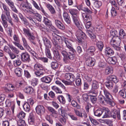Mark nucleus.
<instances>
[{"label": "nucleus", "mask_w": 126, "mask_h": 126, "mask_svg": "<svg viewBox=\"0 0 126 126\" xmlns=\"http://www.w3.org/2000/svg\"><path fill=\"white\" fill-rule=\"evenodd\" d=\"M50 48L45 47V52L47 57L49 59L52 60V57L49 49Z\"/></svg>", "instance_id": "obj_34"}, {"label": "nucleus", "mask_w": 126, "mask_h": 126, "mask_svg": "<svg viewBox=\"0 0 126 126\" xmlns=\"http://www.w3.org/2000/svg\"><path fill=\"white\" fill-rule=\"evenodd\" d=\"M82 16L84 20L88 21H91L92 18L91 15L87 14L86 13H82Z\"/></svg>", "instance_id": "obj_32"}, {"label": "nucleus", "mask_w": 126, "mask_h": 126, "mask_svg": "<svg viewBox=\"0 0 126 126\" xmlns=\"http://www.w3.org/2000/svg\"><path fill=\"white\" fill-rule=\"evenodd\" d=\"M75 113L78 116L81 118L83 117L85 118L87 117V115L86 113L84 111L82 112H81L77 110H74Z\"/></svg>", "instance_id": "obj_15"}, {"label": "nucleus", "mask_w": 126, "mask_h": 126, "mask_svg": "<svg viewBox=\"0 0 126 126\" xmlns=\"http://www.w3.org/2000/svg\"><path fill=\"white\" fill-rule=\"evenodd\" d=\"M113 72L112 68V67H106L105 71L104 73L106 75H108L110 73H112Z\"/></svg>", "instance_id": "obj_51"}, {"label": "nucleus", "mask_w": 126, "mask_h": 126, "mask_svg": "<svg viewBox=\"0 0 126 126\" xmlns=\"http://www.w3.org/2000/svg\"><path fill=\"white\" fill-rule=\"evenodd\" d=\"M126 35V33L124 30L123 29H121L119 32V37L121 39H124Z\"/></svg>", "instance_id": "obj_52"}, {"label": "nucleus", "mask_w": 126, "mask_h": 126, "mask_svg": "<svg viewBox=\"0 0 126 126\" xmlns=\"http://www.w3.org/2000/svg\"><path fill=\"white\" fill-rule=\"evenodd\" d=\"M63 16L65 21L68 24H70L71 22V19L67 13L64 12L63 14Z\"/></svg>", "instance_id": "obj_20"}, {"label": "nucleus", "mask_w": 126, "mask_h": 126, "mask_svg": "<svg viewBox=\"0 0 126 126\" xmlns=\"http://www.w3.org/2000/svg\"><path fill=\"white\" fill-rule=\"evenodd\" d=\"M23 30L24 34L28 37V39L34 45H35L36 43L34 41L35 37L33 34L31 32L30 30L28 28L26 29L24 28Z\"/></svg>", "instance_id": "obj_3"}, {"label": "nucleus", "mask_w": 126, "mask_h": 126, "mask_svg": "<svg viewBox=\"0 0 126 126\" xmlns=\"http://www.w3.org/2000/svg\"><path fill=\"white\" fill-rule=\"evenodd\" d=\"M104 112L103 109L99 108L94 112V114L95 116L98 117L100 116Z\"/></svg>", "instance_id": "obj_38"}, {"label": "nucleus", "mask_w": 126, "mask_h": 126, "mask_svg": "<svg viewBox=\"0 0 126 126\" xmlns=\"http://www.w3.org/2000/svg\"><path fill=\"white\" fill-rule=\"evenodd\" d=\"M105 83L106 86L108 89L111 90L113 88L114 83L107 80Z\"/></svg>", "instance_id": "obj_42"}, {"label": "nucleus", "mask_w": 126, "mask_h": 126, "mask_svg": "<svg viewBox=\"0 0 126 126\" xmlns=\"http://www.w3.org/2000/svg\"><path fill=\"white\" fill-rule=\"evenodd\" d=\"M1 19L2 21V24L5 28H7L8 26L7 18L5 15L3 14H2L1 16Z\"/></svg>", "instance_id": "obj_25"}, {"label": "nucleus", "mask_w": 126, "mask_h": 126, "mask_svg": "<svg viewBox=\"0 0 126 126\" xmlns=\"http://www.w3.org/2000/svg\"><path fill=\"white\" fill-rule=\"evenodd\" d=\"M15 72L17 76L20 77L23 73V70L21 68L18 67L15 69Z\"/></svg>", "instance_id": "obj_36"}, {"label": "nucleus", "mask_w": 126, "mask_h": 126, "mask_svg": "<svg viewBox=\"0 0 126 126\" xmlns=\"http://www.w3.org/2000/svg\"><path fill=\"white\" fill-rule=\"evenodd\" d=\"M119 93L120 96L123 98H126V90L122 89L119 91Z\"/></svg>", "instance_id": "obj_54"}, {"label": "nucleus", "mask_w": 126, "mask_h": 126, "mask_svg": "<svg viewBox=\"0 0 126 126\" xmlns=\"http://www.w3.org/2000/svg\"><path fill=\"white\" fill-rule=\"evenodd\" d=\"M23 107L24 110L26 112H29L30 110V107L28 103H25L23 106Z\"/></svg>", "instance_id": "obj_48"}, {"label": "nucleus", "mask_w": 126, "mask_h": 126, "mask_svg": "<svg viewBox=\"0 0 126 126\" xmlns=\"http://www.w3.org/2000/svg\"><path fill=\"white\" fill-rule=\"evenodd\" d=\"M98 100H99L100 102L102 104L105 105V98L102 95H99L98 96Z\"/></svg>", "instance_id": "obj_46"}, {"label": "nucleus", "mask_w": 126, "mask_h": 126, "mask_svg": "<svg viewBox=\"0 0 126 126\" xmlns=\"http://www.w3.org/2000/svg\"><path fill=\"white\" fill-rule=\"evenodd\" d=\"M71 104L74 107H76L78 109H80V106L78 104V103L74 100H72L71 101Z\"/></svg>", "instance_id": "obj_58"}, {"label": "nucleus", "mask_w": 126, "mask_h": 126, "mask_svg": "<svg viewBox=\"0 0 126 126\" xmlns=\"http://www.w3.org/2000/svg\"><path fill=\"white\" fill-rule=\"evenodd\" d=\"M75 52H73L72 51H69L68 52V54L67 56V60L68 62L65 63H68L70 62L69 60H73L74 59L75 57V54L76 53V51L75 50Z\"/></svg>", "instance_id": "obj_17"}, {"label": "nucleus", "mask_w": 126, "mask_h": 126, "mask_svg": "<svg viewBox=\"0 0 126 126\" xmlns=\"http://www.w3.org/2000/svg\"><path fill=\"white\" fill-rule=\"evenodd\" d=\"M90 99L92 102L95 104L97 101V98L95 96L90 95Z\"/></svg>", "instance_id": "obj_62"}, {"label": "nucleus", "mask_w": 126, "mask_h": 126, "mask_svg": "<svg viewBox=\"0 0 126 126\" xmlns=\"http://www.w3.org/2000/svg\"><path fill=\"white\" fill-rule=\"evenodd\" d=\"M72 18L74 23L79 30H82L84 28L83 26L80 22L78 15L72 16Z\"/></svg>", "instance_id": "obj_5"}, {"label": "nucleus", "mask_w": 126, "mask_h": 126, "mask_svg": "<svg viewBox=\"0 0 126 126\" xmlns=\"http://www.w3.org/2000/svg\"><path fill=\"white\" fill-rule=\"evenodd\" d=\"M121 43V39L117 36H113L111 40L110 43L112 47H115L120 45Z\"/></svg>", "instance_id": "obj_6"}, {"label": "nucleus", "mask_w": 126, "mask_h": 126, "mask_svg": "<svg viewBox=\"0 0 126 126\" xmlns=\"http://www.w3.org/2000/svg\"><path fill=\"white\" fill-rule=\"evenodd\" d=\"M44 68L42 65L40 64L36 63L34 66V71L35 70H44Z\"/></svg>", "instance_id": "obj_39"}, {"label": "nucleus", "mask_w": 126, "mask_h": 126, "mask_svg": "<svg viewBox=\"0 0 126 126\" xmlns=\"http://www.w3.org/2000/svg\"><path fill=\"white\" fill-rule=\"evenodd\" d=\"M2 4L5 13L4 14L7 18V21L11 24L12 26H13L14 23L12 21V19L10 16V9L9 7L5 4L2 3Z\"/></svg>", "instance_id": "obj_4"}, {"label": "nucleus", "mask_w": 126, "mask_h": 126, "mask_svg": "<svg viewBox=\"0 0 126 126\" xmlns=\"http://www.w3.org/2000/svg\"><path fill=\"white\" fill-rule=\"evenodd\" d=\"M22 40L24 47L27 49L28 51L29 52L32 56L36 58H37V54L35 52L31 49L30 46L28 45L27 41L25 38L24 37H23Z\"/></svg>", "instance_id": "obj_7"}, {"label": "nucleus", "mask_w": 126, "mask_h": 126, "mask_svg": "<svg viewBox=\"0 0 126 126\" xmlns=\"http://www.w3.org/2000/svg\"><path fill=\"white\" fill-rule=\"evenodd\" d=\"M81 30L78 31L76 35L78 39L80 42H81L82 39H84L85 36L84 34L82 32Z\"/></svg>", "instance_id": "obj_27"}, {"label": "nucleus", "mask_w": 126, "mask_h": 126, "mask_svg": "<svg viewBox=\"0 0 126 126\" xmlns=\"http://www.w3.org/2000/svg\"><path fill=\"white\" fill-rule=\"evenodd\" d=\"M43 40L46 47L51 48V43L49 41L46 37L44 36L43 38Z\"/></svg>", "instance_id": "obj_26"}, {"label": "nucleus", "mask_w": 126, "mask_h": 126, "mask_svg": "<svg viewBox=\"0 0 126 126\" xmlns=\"http://www.w3.org/2000/svg\"><path fill=\"white\" fill-rule=\"evenodd\" d=\"M22 63L21 60L19 59L13 61V63L15 66L16 65V66H19Z\"/></svg>", "instance_id": "obj_64"}, {"label": "nucleus", "mask_w": 126, "mask_h": 126, "mask_svg": "<svg viewBox=\"0 0 126 126\" xmlns=\"http://www.w3.org/2000/svg\"><path fill=\"white\" fill-rule=\"evenodd\" d=\"M20 56L21 60L23 62H29L30 61V55L27 52L22 53Z\"/></svg>", "instance_id": "obj_8"}, {"label": "nucleus", "mask_w": 126, "mask_h": 126, "mask_svg": "<svg viewBox=\"0 0 126 126\" xmlns=\"http://www.w3.org/2000/svg\"><path fill=\"white\" fill-rule=\"evenodd\" d=\"M43 22L47 26H50L51 25V22L47 18L44 17Z\"/></svg>", "instance_id": "obj_56"}, {"label": "nucleus", "mask_w": 126, "mask_h": 126, "mask_svg": "<svg viewBox=\"0 0 126 126\" xmlns=\"http://www.w3.org/2000/svg\"><path fill=\"white\" fill-rule=\"evenodd\" d=\"M102 5V2L99 1H96L94 4L93 6L95 8H99Z\"/></svg>", "instance_id": "obj_53"}, {"label": "nucleus", "mask_w": 126, "mask_h": 126, "mask_svg": "<svg viewBox=\"0 0 126 126\" xmlns=\"http://www.w3.org/2000/svg\"><path fill=\"white\" fill-rule=\"evenodd\" d=\"M107 62L109 64L115 65L117 62V58L115 56L109 57L107 59Z\"/></svg>", "instance_id": "obj_19"}, {"label": "nucleus", "mask_w": 126, "mask_h": 126, "mask_svg": "<svg viewBox=\"0 0 126 126\" xmlns=\"http://www.w3.org/2000/svg\"><path fill=\"white\" fill-rule=\"evenodd\" d=\"M46 6L51 14L53 15H54L56 14V11L54 8L49 3H47L46 4Z\"/></svg>", "instance_id": "obj_31"}, {"label": "nucleus", "mask_w": 126, "mask_h": 126, "mask_svg": "<svg viewBox=\"0 0 126 126\" xmlns=\"http://www.w3.org/2000/svg\"><path fill=\"white\" fill-rule=\"evenodd\" d=\"M24 91L27 94H32L33 93V90L32 87H27L24 89Z\"/></svg>", "instance_id": "obj_35"}, {"label": "nucleus", "mask_w": 126, "mask_h": 126, "mask_svg": "<svg viewBox=\"0 0 126 126\" xmlns=\"http://www.w3.org/2000/svg\"><path fill=\"white\" fill-rule=\"evenodd\" d=\"M111 117L113 118L114 119H116V117L119 120L121 119L120 111L119 110H117L115 109H113L110 112Z\"/></svg>", "instance_id": "obj_10"}, {"label": "nucleus", "mask_w": 126, "mask_h": 126, "mask_svg": "<svg viewBox=\"0 0 126 126\" xmlns=\"http://www.w3.org/2000/svg\"><path fill=\"white\" fill-rule=\"evenodd\" d=\"M89 118L92 123L94 125L96 126L99 124V123L95 119L93 118L92 117H90Z\"/></svg>", "instance_id": "obj_63"}, {"label": "nucleus", "mask_w": 126, "mask_h": 126, "mask_svg": "<svg viewBox=\"0 0 126 126\" xmlns=\"http://www.w3.org/2000/svg\"><path fill=\"white\" fill-rule=\"evenodd\" d=\"M83 11L85 12L84 13H86L87 14L91 15L93 13V10L90 9L87 7H85Z\"/></svg>", "instance_id": "obj_61"}, {"label": "nucleus", "mask_w": 126, "mask_h": 126, "mask_svg": "<svg viewBox=\"0 0 126 126\" xmlns=\"http://www.w3.org/2000/svg\"><path fill=\"white\" fill-rule=\"evenodd\" d=\"M22 9L25 12L29 13L30 14H32L35 11L33 10L31 6L29 5H24L22 6Z\"/></svg>", "instance_id": "obj_12"}, {"label": "nucleus", "mask_w": 126, "mask_h": 126, "mask_svg": "<svg viewBox=\"0 0 126 126\" xmlns=\"http://www.w3.org/2000/svg\"><path fill=\"white\" fill-rule=\"evenodd\" d=\"M107 80L108 81L114 83H116L118 81L116 77L114 75H112L107 77Z\"/></svg>", "instance_id": "obj_29"}, {"label": "nucleus", "mask_w": 126, "mask_h": 126, "mask_svg": "<svg viewBox=\"0 0 126 126\" xmlns=\"http://www.w3.org/2000/svg\"><path fill=\"white\" fill-rule=\"evenodd\" d=\"M64 77L66 79L71 82H73L75 79V77L74 75L71 73H66L65 74Z\"/></svg>", "instance_id": "obj_13"}, {"label": "nucleus", "mask_w": 126, "mask_h": 126, "mask_svg": "<svg viewBox=\"0 0 126 126\" xmlns=\"http://www.w3.org/2000/svg\"><path fill=\"white\" fill-rule=\"evenodd\" d=\"M97 46L99 50L101 51L104 46L103 42L101 41H98L97 43Z\"/></svg>", "instance_id": "obj_57"}, {"label": "nucleus", "mask_w": 126, "mask_h": 126, "mask_svg": "<svg viewBox=\"0 0 126 126\" xmlns=\"http://www.w3.org/2000/svg\"><path fill=\"white\" fill-rule=\"evenodd\" d=\"M35 110L36 113L40 116L44 114L45 112V107L41 105H37L35 108Z\"/></svg>", "instance_id": "obj_9"}, {"label": "nucleus", "mask_w": 126, "mask_h": 126, "mask_svg": "<svg viewBox=\"0 0 126 126\" xmlns=\"http://www.w3.org/2000/svg\"><path fill=\"white\" fill-rule=\"evenodd\" d=\"M50 65L51 68L55 70L57 69L59 66V64L57 61L52 62Z\"/></svg>", "instance_id": "obj_37"}, {"label": "nucleus", "mask_w": 126, "mask_h": 126, "mask_svg": "<svg viewBox=\"0 0 126 126\" xmlns=\"http://www.w3.org/2000/svg\"><path fill=\"white\" fill-rule=\"evenodd\" d=\"M8 45L10 48L12 50L13 52L14 53L17 54L19 53V50L17 48L12 45L9 44Z\"/></svg>", "instance_id": "obj_45"}, {"label": "nucleus", "mask_w": 126, "mask_h": 126, "mask_svg": "<svg viewBox=\"0 0 126 126\" xmlns=\"http://www.w3.org/2000/svg\"><path fill=\"white\" fill-rule=\"evenodd\" d=\"M35 117L32 113L30 114L28 119L29 123L31 125L33 124L34 123Z\"/></svg>", "instance_id": "obj_41"}, {"label": "nucleus", "mask_w": 126, "mask_h": 126, "mask_svg": "<svg viewBox=\"0 0 126 126\" xmlns=\"http://www.w3.org/2000/svg\"><path fill=\"white\" fill-rule=\"evenodd\" d=\"M111 13L112 17L113 18H115L117 15V12L114 7H112L111 10Z\"/></svg>", "instance_id": "obj_49"}, {"label": "nucleus", "mask_w": 126, "mask_h": 126, "mask_svg": "<svg viewBox=\"0 0 126 126\" xmlns=\"http://www.w3.org/2000/svg\"><path fill=\"white\" fill-rule=\"evenodd\" d=\"M57 98L59 100L61 103L63 104L65 103V100L63 95L59 96L57 97Z\"/></svg>", "instance_id": "obj_55"}, {"label": "nucleus", "mask_w": 126, "mask_h": 126, "mask_svg": "<svg viewBox=\"0 0 126 126\" xmlns=\"http://www.w3.org/2000/svg\"><path fill=\"white\" fill-rule=\"evenodd\" d=\"M86 33L92 39H94L95 38L96 35L94 34L90 30H87L86 31Z\"/></svg>", "instance_id": "obj_50"}, {"label": "nucleus", "mask_w": 126, "mask_h": 126, "mask_svg": "<svg viewBox=\"0 0 126 126\" xmlns=\"http://www.w3.org/2000/svg\"><path fill=\"white\" fill-rule=\"evenodd\" d=\"M95 62V60L94 58L89 57L86 58L85 62L87 65L90 66H93L94 65Z\"/></svg>", "instance_id": "obj_14"}, {"label": "nucleus", "mask_w": 126, "mask_h": 126, "mask_svg": "<svg viewBox=\"0 0 126 126\" xmlns=\"http://www.w3.org/2000/svg\"><path fill=\"white\" fill-rule=\"evenodd\" d=\"M52 89L56 94H61L62 92L61 90L56 86H54L52 87Z\"/></svg>", "instance_id": "obj_43"}, {"label": "nucleus", "mask_w": 126, "mask_h": 126, "mask_svg": "<svg viewBox=\"0 0 126 126\" xmlns=\"http://www.w3.org/2000/svg\"><path fill=\"white\" fill-rule=\"evenodd\" d=\"M52 79V77L51 76H45L41 78V81L46 83H49Z\"/></svg>", "instance_id": "obj_28"}, {"label": "nucleus", "mask_w": 126, "mask_h": 126, "mask_svg": "<svg viewBox=\"0 0 126 126\" xmlns=\"http://www.w3.org/2000/svg\"><path fill=\"white\" fill-rule=\"evenodd\" d=\"M6 107H9L11 106V109L13 113L14 112V110L15 107V104L14 102H11V101L9 99H7L5 102Z\"/></svg>", "instance_id": "obj_16"}, {"label": "nucleus", "mask_w": 126, "mask_h": 126, "mask_svg": "<svg viewBox=\"0 0 126 126\" xmlns=\"http://www.w3.org/2000/svg\"><path fill=\"white\" fill-rule=\"evenodd\" d=\"M69 12L72 16H78V11L76 9H72L69 10Z\"/></svg>", "instance_id": "obj_47"}, {"label": "nucleus", "mask_w": 126, "mask_h": 126, "mask_svg": "<svg viewBox=\"0 0 126 126\" xmlns=\"http://www.w3.org/2000/svg\"><path fill=\"white\" fill-rule=\"evenodd\" d=\"M95 51V48L94 46H91L89 47L87 50V52L90 54L91 56L94 55V52Z\"/></svg>", "instance_id": "obj_40"}, {"label": "nucleus", "mask_w": 126, "mask_h": 126, "mask_svg": "<svg viewBox=\"0 0 126 126\" xmlns=\"http://www.w3.org/2000/svg\"><path fill=\"white\" fill-rule=\"evenodd\" d=\"M32 14L34 15L35 17L36 20L39 22L41 21L42 16L37 11H35Z\"/></svg>", "instance_id": "obj_44"}, {"label": "nucleus", "mask_w": 126, "mask_h": 126, "mask_svg": "<svg viewBox=\"0 0 126 126\" xmlns=\"http://www.w3.org/2000/svg\"><path fill=\"white\" fill-rule=\"evenodd\" d=\"M110 2L112 5L115 7L116 9L117 10L119 9V8L117 6V4H116L115 0H110Z\"/></svg>", "instance_id": "obj_60"}, {"label": "nucleus", "mask_w": 126, "mask_h": 126, "mask_svg": "<svg viewBox=\"0 0 126 126\" xmlns=\"http://www.w3.org/2000/svg\"><path fill=\"white\" fill-rule=\"evenodd\" d=\"M53 37L52 42L54 46L52 49L54 57L53 59H56L57 60H61L60 55L59 54L58 50L61 49V47L59 45L60 40L62 39V37L59 36L57 35L54 33L52 34Z\"/></svg>", "instance_id": "obj_1"}, {"label": "nucleus", "mask_w": 126, "mask_h": 126, "mask_svg": "<svg viewBox=\"0 0 126 126\" xmlns=\"http://www.w3.org/2000/svg\"><path fill=\"white\" fill-rule=\"evenodd\" d=\"M99 87V83L96 80L93 81L92 84L91 90L93 91L92 92L93 94H97L98 93V91H96Z\"/></svg>", "instance_id": "obj_11"}, {"label": "nucleus", "mask_w": 126, "mask_h": 126, "mask_svg": "<svg viewBox=\"0 0 126 126\" xmlns=\"http://www.w3.org/2000/svg\"><path fill=\"white\" fill-rule=\"evenodd\" d=\"M114 52L113 50L109 47H107L105 48V55L109 56H111L114 53Z\"/></svg>", "instance_id": "obj_24"}, {"label": "nucleus", "mask_w": 126, "mask_h": 126, "mask_svg": "<svg viewBox=\"0 0 126 126\" xmlns=\"http://www.w3.org/2000/svg\"><path fill=\"white\" fill-rule=\"evenodd\" d=\"M105 114L102 117L103 118L111 117L110 112L108 109L106 108L104 110Z\"/></svg>", "instance_id": "obj_33"}, {"label": "nucleus", "mask_w": 126, "mask_h": 126, "mask_svg": "<svg viewBox=\"0 0 126 126\" xmlns=\"http://www.w3.org/2000/svg\"><path fill=\"white\" fill-rule=\"evenodd\" d=\"M55 25L58 28L62 30L64 29V26L59 20L57 19H55Z\"/></svg>", "instance_id": "obj_30"}, {"label": "nucleus", "mask_w": 126, "mask_h": 126, "mask_svg": "<svg viewBox=\"0 0 126 126\" xmlns=\"http://www.w3.org/2000/svg\"><path fill=\"white\" fill-rule=\"evenodd\" d=\"M36 26L38 27L40 29L42 32H45L46 33H48L49 32V30L45 26L43 25L40 24H36Z\"/></svg>", "instance_id": "obj_21"}, {"label": "nucleus", "mask_w": 126, "mask_h": 126, "mask_svg": "<svg viewBox=\"0 0 126 126\" xmlns=\"http://www.w3.org/2000/svg\"><path fill=\"white\" fill-rule=\"evenodd\" d=\"M104 97L105 98V102L111 106L113 107L115 104V103L112 100V96L109 92L105 89H103Z\"/></svg>", "instance_id": "obj_2"}, {"label": "nucleus", "mask_w": 126, "mask_h": 126, "mask_svg": "<svg viewBox=\"0 0 126 126\" xmlns=\"http://www.w3.org/2000/svg\"><path fill=\"white\" fill-rule=\"evenodd\" d=\"M26 114L22 111L20 112L17 115V117L20 119H22L25 117Z\"/></svg>", "instance_id": "obj_59"}, {"label": "nucleus", "mask_w": 126, "mask_h": 126, "mask_svg": "<svg viewBox=\"0 0 126 126\" xmlns=\"http://www.w3.org/2000/svg\"><path fill=\"white\" fill-rule=\"evenodd\" d=\"M64 42L66 45V46L68 48L69 51H72L73 52H75V49H74L72 47V45L70 43L69 40L68 39H66L64 40Z\"/></svg>", "instance_id": "obj_23"}, {"label": "nucleus", "mask_w": 126, "mask_h": 126, "mask_svg": "<svg viewBox=\"0 0 126 126\" xmlns=\"http://www.w3.org/2000/svg\"><path fill=\"white\" fill-rule=\"evenodd\" d=\"M32 3L34 7L37 10L41 11L44 14H45L46 12L44 9L43 8L41 4L40 3H39V5L40 7L38 5L36 2L33 0H32Z\"/></svg>", "instance_id": "obj_18"}, {"label": "nucleus", "mask_w": 126, "mask_h": 126, "mask_svg": "<svg viewBox=\"0 0 126 126\" xmlns=\"http://www.w3.org/2000/svg\"><path fill=\"white\" fill-rule=\"evenodd\" d=\"M61 49H60V51L64 57L63 59V61L64 63H67L68 61H67V57L68 54V52L66 51L65 49L62 47H61Z\"/></svg>", "instance_id": "obj_22"}]
</instances>
